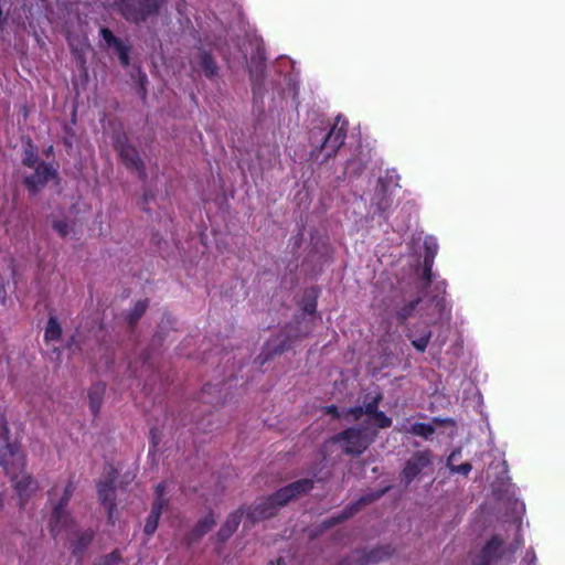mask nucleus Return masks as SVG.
Masks as SVG:
<instances>
[{"instance_id": "f704fd0d", "label": "nucleus", "mask_w": 565, "mask_h": 565, "mask_svg": "<svg viewBox=\"0 0 565 565\" xmlns=\"http://www.w3.org/2000/svg\"><path fill=\"white\" fill-rule=\"evenodd\" d=\"M92 537L93 533L90 531L83 532L79 539V545L85 546L88 542H90Z\"/></svg>"}, {"instance_id": "c85d7f7f", "label": "nucleus", "mask_w": 565, "mask_h": 565, "mask_svg": "<svg viewBox=\"0 0 565 565\" xmlns=\"http://www.w3.org/2000/svg\"><path fill=\"white\" fill-rule=\"evenodd\" d=\"M202 67L204 68L206 75L209 76L214 75L216 70L214 62L207 55L202 56Z\"/></svg>"}, {"instance_id": "f8f14e48", "label": "nucleus", "mask_w": 565, "mask_h": 565, "mask_svg": "<svg viewBox=\"0 0 565 565\" xmlns=\"http://www.w3.org/2000/svg\"><path fill=\"white\" fill-rule=\"evenodd\" d=\"M97 494L99 502L107 510L108 519L114 522L115 519V488L111 482H100L97 486Z\"/></svg>"}, {"instance_id": "20e7f679", "label": "nucleus", "mask_w": 565, "mask_h": 565, "mask_svg": "<svg viewBox=\"0 0 565 565\" xmlns=\"http://www.w3.org/2000/svg\"><path fill=\"white\" fill-rule=\"evenodd\" d=\"M377 404H379V397H375L371 403H369L365 407H354L349 408L342 413H339L338 408L335 406H329L327 407V413L331 414L333 417L337 418H352V419H360L363 415L366 416V426L369 427L370 424H373L377 426L379 428H386L390 427L392 424L391 418H388L383 412H377Z\"/></svg>"}, {"instance_id": "1a4fd4ad", "label": "nucleus", "mask_w": 565, "mask_h": 565, "mask_svg": "<svg viewBox=\"0 0 565 565\" xmlns=\"http://www.w3.org/2000/svg\"><path fill=\"white\" fill-rule=\"evenodd\" d=\"M163 491H164V484L163 483L158 484L156 488L157 499L154 500V502L152 504V509H151L150 514L148 515L146 524H145V533L147 535L153 534L158 527L161 511L166 504V500L162 497Z\"/></svg>"}, {"instance_id": "393cba45", "label": "nucleus", "mask_w": 565, "mask_h": 565, "mask_svg": "<svg viewBox=\"0 0 565 565\" xmlns=\"http://www.w3.org/2000/svg\"><path fill=\"white\" fill-rule=\"evenodd\" d=\"M147 302L146 301H138L135 303L134 309L131 310L130 315L128 316L129 323H135L146 311Z\"/></svg>"}, {"instance_id": "e433bc0d", "label": "nucleus", "mask_w": 565, "mask_h": 565, "mask_svg": "<svg viewBox=\"0 0 565 565\" xmlns=\"http://www.w3.org/2000/svg\"><path fill=\"white\" fill-rule=\"evenodd\" d=\"M425 277L428 280L430 279V268L427 263H426V268H425Z\"/></svg>"}, {"instance_id": "4468645a", "label": "nucleus", "mask_w": 565, "mask_h": 565, "mask_svg": "<svg viewBox=\"0 0 565 565\" xmlns=\"http://www.w3.org/2000/svg\"><path fill=\"white\" fill-rule=\"evenodd\" d=\"M118 150H119L120 157L125 160V162L129 167H131L136 170H141L142 161L140 160L139 154L134 147L121 143V145H119Z\"/></svg>"}, {"instance_id": "c756f323", "label": "nucleus", "mask_w": 565, "mask_h": 565, "mask_svg": "<svg viewBox=\"0 0 565 565\" xmlns=\"http://www.w3.org/2000/svg\"><path fill=\"white\" fill-rule=\"evenodd\" d=\"M53 227L61 236H66L70 233V226L64 221L54 222Z\"/></svg>"}, {"instance_id": "2eb2a0df", "label": "nucleus", "mask_w": 565, "mask_h": 565, "mask_svg": "<svg viewBox=\"0 0 565 565\" xmlns=\"http://www.w3.org/2000/svg\"><path fill=\"white\" fill-rule=\"evenodd\" d=\"M15 264L12 259H7L0 263V287L6 288L11 282L14 284L15 279Z\"/></svg>"}, {"instance_id": "4be33fe9", "label": "nucleus", "mask_w": 565, "mask_h": 565, "mask_svg": "<svg viewBox=\"0 0 565 565\" xmlns=\"http://www.w3.org/2000/svg\"><path fill=\"white\" fill-rule=\"evenodd\" d=\"M404 429L409 434L424 437L425 439L429 438L435 433V428L426 423H416Z\"/></svg>"}, {"instance_id": "a211bd4d", "label": "nucleus", "mask_w": 565, "mask_h": 565, "mask_svg": "<svg viewBox=\"0 0 565 565\" xmlns=\"http://www.w3.org/2000/svg\"><path fill=\"white\" fill-rule=\"evenodd\" d=\"M215 525V518L213 514H206L194 526L192 531V539L198 540L206 534Z\"/></svg>"}, {"instance_id": "7c9ffc66", "label": "nucleus", "mask_w": 565, "mask_h": 565, "mask_svg": "<svg viewBox=\"0 0 565 565\" xmlns=\"http://www.w3.org/2000/svg\"><path fill=\"white\" fill-rule=\"evenodd\" d=\"M119 55V60L122 65H128L129 63V56H128V50L127 47L121 43L119 46L115 47Z\"/></svg>"}, {"instance_id": "423d86ee", "label": "nucleus", "mask_w": 565, "mask_h": 565, "mask_svg": "<svg viewBox=\"0 0 565 565\" xmlns=\"http://www.w3.org/2000/svg\"><path fill=\"white\" fill-rule=\"evenodd\" d=\"M375 431H370L369 427L362 430L349 428L345 431L333 437L334 443H341L343 451L348 455L362 454L373 439Z\"/></svg>"}, {"instance_id": "ddd939ff", "label": "nucleus", "mask_w": 565, "mask_h": 565, "mask_svg": "<svg viewBox=\"0 0 565 565\" xmlns=\"http://www.w3.org/2000/svg\"><path fill=\"white\" fill-rule=\"evenodd\" d=\"M243 514L244 510L238 509L227 516L226 521L224 522V524L222 525L217 533V536L221 541L224 542L232 536V534L236 531L237 526L239 525Z\"/></svg>"}, {"instance_id": "2f4dec72", "label": "nucleus", "mask_w": 565, "mask_h": 565, "mask_svg": "<svg viewBox=\"0 0 565 565\" xmlns=\"http://www.w3.org/2000/svg\"><path fill=\"white\" fill-rule=\"evenodd\" d=\"M384 492H385V490H382L380 492H372L366 495H363L360 499L359 504H369V503L377 500Z\"/></svg>"}, {"instance_id": "6e6552de", "label": "nucleus", "mask_w": 565, "mask_h": 565, "mask_svg": "<svg viewBox=\"0 0 565 565\" xmlns=\"http://www.w3.org/2000/svg\"><path fill=\"white\" fill-rule=\"evenodd\" d=\"M347 136V122L337 117L335 124L330 129L329 134L324 137L321 145V151H324V158L332 157L339 148L343 145Z\"/></svg>"}, {"instance_id": "a878e982", "label": "nucleus", "mask_w": 565, "mask_h": 565, "mask_svg": "<svg viewBox=\"0 0 565 565\" xmlns=\"http://www.w3.org/2000/svg\"><path fill=\"white\" fill-rule=\"evenodd\" d=\"M100 35L103 38V40L106 42V44L108 46H113L114 49L119 46V44H121L122 42L117 39L110 30L106 29V28H103L100 29Z\"/></svg>"}, {"instance_id": "bb28decb", "label": "nucleus", "mask_w": 565, "mask_h": 565, "mask_svg": "<svg viewBox=\"0 0 565 565\" xmlns=\"http://www.w3.org/2000/svg\"><path fill=\"white\" fill-rule=\"evenodd\" d=\"M430 339V332H426L420 338H417L412 341V344L420 352H424L428 345Z\"/></svg>"}, {"instance_id": "9d476101", "label": "nucleus", "mask_w": 565, "mask_h": 565, "mask_svg": "<svg viewBox=\"0 0 565 565\" xmlns=\"http://www.w3.org/2000/svg\"><path fill=\"white\" fill-rule=\"evenodd\" d=\"M54 170L45 163H39L33 175H26L24 183L31 193L35 194L50 178L54 177Z\"/></svg>"}, {"instance_id": "cd10ccee", "label": "nucleus", "mask_w": 565, "mask_h": 565, "mask_svg": "<svg viewBox=\"0 0 565 565\" xmlns=\"http://www.w3.org/2000/svg\"><path fill=\"white\" fill-rule=\"evenodd\" d=\"M36 160H38V158L35 156V152H34L33 148L30 146L24 151L23 163L28 167L33 168L36 163Z\"/></svg>"}, {"instance_id": "4c0bfd02", "label": "nucleus", "mask_w": 565, "mask_h": 565, "mask_svg": "<svg viewBox=\"0 0 565 565\" xmlns=\"http://www.w3.org/2000/svg\"><path fill=\"white\" fill-rule=\"evenodd\" d=\"M2 505H3V498H2V494L0 493V510L2 509Z\"/></svg>"}, {"instance_id": "412c9836", "label": "nucleus", "mask_w": 565, "mask_h": 565, "mask_svg": "<svg viewBox=\"0 0 565 565\" xmlns=\"http://www.w3.org/2000/svg\"><path fill=\"white\" fill-rule=\"evenodd\" d=\"M104 392H105V386L103 384L94 385L90 388V391L88 393V398H89V407L93 413H97L99 411Z\"/></svg>"}, {"instance_id": "6ab92c4d", "label": "nucleus", "mask_w": 565, "mask_h": 565, "mask_svg": "<svg viewBox=\"0 0 565 565\" xmlns=\"http://www.w3.org/2000/svg\"><path fill=\"white\" fill-rule=\"evenodd\" d=\"M494 559V542L489 540L480 553L476 556L472 565H491Z\"/></svg>"}, {"instance_id": "dca6fc26", "label": "nucleus", "mask_w": 565, "mask_h": 565, "mask_svg": "<svg viewBox=\"0 0 565 565\" xmlns=\"http://www.w3.org/2000/svg\"><path fill=\"white\" fill-rule=\"evenodd\" d=\"M395 554V548L391 545L380 546L370 551L366 555V564H375L383 562Z\"/></svg>"}, {"instance_id": "c9c22d12", "label": "nucleus", "mask_w": 565, "mask_h": 565, "mask_svg": "<svg viewBox=\"0 0 565 565\" xmlns=\"http://www.w3.org/2000/svg\"><path fill=\"white\" fill-rule=\"evenodd\" d=\"M315 309H316V306H315L313 303L308 305V306L305 308V310H306V312H307L308 315L313 313Z\"/></svg>"}, {"instance_id": "39448f33", "label": "nucleus", "mask_w": 565, "mask_h": 565, "mask_svg": "<svg viewBox=\"0 0 565 565\" xmlns=\"http://www.w3.org/2000/svg\"><path fill=\"white\" fill-rule=\"evenodd\" d=\"M0 439L3 443L0 447V466L4 469L7 475L22 472L24 468V456L20 450V446L15 441H10L6 426L0 428Z\"/></svg>"}, {"instance_id": "aec40b11", "label": "nucleus", "mask_w": 565, "mask_h": 565, "mask_svg": "<svg viewBox=\"0 0 565 565\" xmlns=\"http://www.w3.org/2000/svg\"><path fill=\"white\" fill-rule=\"evenodd\" d=\"M459 456H460V450L459 449L454 450L448 457L447 466L451 472L467 476L471 470V465L468 462H465V463L457 466L456 461Z\"/></svg>"}, {"instance_id": "0eeeda50", "label": "nucleus", "mask_w": 565, "mask_h": 565, "mask_svg": "<svg viewBox=\"0 0 565 565\" xmlns=\"http://www.w3.org/2000/svg\"><path fill=\"white\" fill-rule=\"evenodd\" d=\"M107 6H117L122 15L130 21H143L153 13L159 4L157 0H106Z\"/></svg>"}, {"instance_id": "5701e85b", "label": "nucleus", "mask_w": 565, "mask_h": 565, "mask_svg": "<svg viewBox=\"0 0 565 565\" xmlns=\"http://www.w3.org/2000/svg\"><path fill=\"white\" fill-rule=\"evenodd\" d=\"M62 329L57 320L53 317H51L47 321V326L45 329V339L47 341H54L57 340L61 337Z\"/></svg>"}, {"instance_id": "9b49d317", "label": "nucleus", "mask_w": 565, "mask_h": 565, "mask_svg": "<svg viewBox=\"0 0 565 565\" xmlns=\"http://www.w3.org/2000/svg\"><path fill=\"white\" fill-rule=\"evenodd\" d=\"M431 462L428 451L416 452L406 463L403 475L406 483H409L423 469Z\"/></svg>"}, {"instance_id": "f3484780", "label": "nucleus", "mask_w": 565, "mask_h": 565, "mask_svg": "<svg viewBox=\"0 0 565 565\" xmlns=\"http://www.w3.org/2000/svg\"><path fill=\"white\" fill-rule=\"evenodd\" d=\"M13 481L15 490L21 494H28L34 489V481L25 473L17 472L15 475H9Z\"/></svg>"}, {"instance_id": "72a5a7b5", "label": "nucleus", "mask_w": 565, "mask_h": 565, "mask_svg": "<svg viewBox=\"0 0 565 565\" xmlns=\"http://www.w3.org/2000/svg\"><path fill=\"white\" fill-rule=\"evenodd\" d=\"M120 557L117 553L107 555L99 565H115L119 562Z\"/></svg>"}, {"instance_id": "f257e3e1", "label": "nucleus", "mask_w": 565, "mask_h": 565, "mask_svg": "<svg viewBox=\"0 0 565 565\" xmlns=\"http://www.w3.org/2000/svg\"><path fill=\"white\" fill-rule=\"evenodd\" d=\"M508 461L497 466V562H510L523 544L522 525L525 503L508 475Z\"/></svg>"}, {"instance_id": "b1692460", "label": "nucleus", "mask_w": 565, "mask_h": 565, "mask_svg": "<svg viewBox=\"0 0 565 565\" xmlns=\"http://www.w3.org/2000/svg\"><path fill=\"white\" fill-rule=\"evenodd\" d=\"M419 301H420L419 299H416V300L409 301L408 303L401 307L396 312L398 319L404 321L408 317H411L413 315L414 310L416 309L417 305L419 303Z\"/></svg>"}, {"instance_id": "f03ea898", "label": "nucleus", "mask_w": 565, "mask_h": 565, "mask_svg": "<svg viewBox=\"0 0 565 565\" xmlns=\"http://www.w3.org/2000/svg\"><path fill=\"white\" fill-rule=\"evenodd\" d=\"M75 489L76 481L71 477L63 487L55 486L49 492V502L52 507L49 525L54 535L64 532L70 535L75 531L76 524L67 510V504Z\"/></svg>"}, {"instance_id": "7ed1b4c3", "label": "nucleus", "mask_w": 565, "mask_h": 565, "mask_svg": "<svg viewBox=\"0 0 565 565\" xmlns=\"http://www.w3.org/2000/svg\"><path fill=\"white\" fill-rule=\"evenodd\" d=\"M312 489L311 479H301L278 490L273 497L259 502L250 513L253 520L267 519L275 514L276 510L286 505L292 499L308 493Z\"/></svg>"}, {"instance_id": "473e14b6", "label": "nucleus", "mask_w": 565, "mask_h": 565, "mask_svg": "<svg viewBox=\"0 0 565 565\" xmlns=\"http://www.w3.org/2000/svg\"><path fill=\"white\" fill-rule=\"evenodd\" d=\"M536 561V555L533 548H530L525 552V555L522 559V563L525 565H534Z\"/></svg>"}]
</instances>
